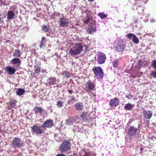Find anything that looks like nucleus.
Masks as SVG:
<instances>
[{
  "instance_id": "nucleus-1",
  "label": "nucleus",
  "mask_w": 156,
  "mask_h": 156,
  "mask_svg": "<svg viewBox=\"0 0 156 156\" xmlns=\"http://www.w3.org/2000/svg\"><path fill=\"white\" fill-rule=\"evenodd\" d=\"M83 46L80 44L74 45L70 49V54L71 55H77L80 54L83 51Z\"/></svg>"
},
{
  "instance_id": "nucleus-2",
  "label": "nucleus",
  "mask_w": 156,
  "mask_h": 156,
  "mask_svg": "<svg viewBox=\"0 0 156 156\" xmlns=\"http://www.w3.org/2000/svg\"><path fill=\"white\" fill-rule=\"evenodd\" d=\"M93 70L95 75V77L99 80L102 79L104 76V73L101 68L99 67L93 68Z\"/></svg>"
},
{
  "instance_id": "nucleus-3",
  "label": "nucleus",
  "mask_w": 156,
  "mask_h": 156,
  "mask_svg": "<svg viewBox=\"0 0 156 156\" xmlns=\"http://www.w3.org/2000/svg\"><path fill=\"white\" fill-rule=\"evenodd\" d=\"M12 146L14 149L21 148L22 146L21 140L19 138H15L12 142Z\"/></svg>"
},
{
  "instance_id": "nucleus-4",
  "label": "nucleus",
  "mask_w": 156,
  "mask_h": 156,
  "mask_svg": "<svg viewBox=\"0 0 156 156\" xmlns=\"http://www.w3.org/2000/svg\"><path fill=\"white\" fill-rule=\"evenodd\" d=\"M70 147V143L66 141L64 142L60 147V150L61 152L67 151L69 150Z\"/></svg>"
},
{
  "instance_id": "nucleus-5",
  "label": "nucleus",
  "mask_w": 156,
  "mask_h": 156,
  "mask_svg": "<svg viewBox=\"0 0 156 156\" xmlns=\"http://www.w3.org/2000/svg\"><path fill=\"white\" fill-rule=\"evenodd\" d=\"M69 23L68 18L63 17L59 21V26L62 27H66L68 26Z\"/></svg>"
},
{
  "instance_id": "nucleus-6",
  "label": "nucleus",
  "mask_w": 156,
  "mask_h": 156,
  "mask_svg": "<svg viewBox=\"0 0 156 156\" xmlns=\"http://www.w3.org/2000/svg\"><path fill=\"white\" fill-rule=\"evenodd\" d=\"M106 59L105 55L103 53H100L98 56V61L100 64L103 63Z\"/></svg>"
},
{
  "instance_id": "nucleus-7",
  "label": "nucleus",
  "mask_w": 156,
  "mask_h": 156,
  "mask_svg": "<svg viewBox=\"0 0 156 156\" xmlns=\"http://www.w3.org/2000/svg\"><path fill=\"white\" fill-rule=\"evenodd\" d=\"M127 37L129 39H132L133 42L135 44H138L139 43V40L136 36L132 33H129L127 35Z\"/></svg>"
},
{
  "instance_id": "nucleus-8",
  "label": "nucleus",
  "mask_w": 156,
  "mask_h": 156,
  "mask_svg": "<svg viewBox=\"0 0 156 156\" xmlns=\"http://www.w3.org/2000/svg\"><path fill=\"white\" fill-rule=\"evenodd\" d=\"M56 81V79L54 77L49 78L47 80L45 84L48 86H50L52 85H55Z\"/></svg>"
},
{
  "instance_id": "nucleus-9",
  "label": "nucleus",
  "mask_w": 156,
  "mask_h": 156,
  "mask_svg": "<svg viewBox=\"0 0 156 156\" xmlns=\"http://www.w3.org/2000/svg\"><path fill=\"white\" fill-rule=\"evenodd\" d=\"M119 103V99L116 98L111 100L109 102V105L111 107H115L118 105Z\"/></svg>"
},
{
  "instance_id": "nucleus-10",
  "label": "nucleus",
  "mask_w": 156,
  "mask_h": 156,
  "mask_svg": "<svg viewBox=\"0 0 156 156\" xmlns=\"http://www.w3.org/2000/svg\"><path fill=\"white\" fill-rule=\"evenodd\" d=\"M143 115L145 119H149L151 117L152 113L151 111H144L143 112Z\"/></svg>"
},
{
  "instance_id": "nucleus-11",
  "label": "nucleus",
  "mask_w": 156,
  "mask_h": 156,
  "mask_svg": "<svg viewBox=\"0 0 156 156\" xmlns=\"http://www.w3.org/2000/svg\"><path fill=\"white\" fill-rule=\"evenodd\" d=\"M7 73L9 75L13 74L15 72L16 70L14 68L8 66L5 68Z\"/></svg>"
},
{
  "instance_id": "nucleus-12",
  "label": "nucleus",
  "mask_w": 156,
  "mask_h": 156,
  "mask_svg": "<svg viewBox=\"0 0 156 156\" xmlns=\"http://www.w3.org/2000/svg\"><path fill=\"white\" fill-rule=\"evenodd\" d=\"M74 106L76 110L79 111H82L84 108L83 104L81 102H78L76 103L75 104Z\"/></svg>"
},
{
  "instance_id": "nucleus-13",
  "label": "nucleus",
  "mask_w": 156,
  "mask_h": 156,
  "mask_svg": "<svg viewBox=\"0 0 156 156\" xmlns=\"http://www.w3.org/2000/svg\"><path fill=\"white\" fill-rule=\"evenodd\" d=\"M53 126V120L49 119L47 120L42 125V127H52Z\"/></svg>"
},
{
  "instance_id": "nucleus-14",
  "label": "nucleus",
  "mask_w": 156,
  "mask_h": 156,
  "mask_svg": "<svg viewBox=\"0 0 156 156\" xmlns=\"http://www.w3.org/2000/svg\"><path fill=\"white\" fill-rule=\"evenodd\" d=\"M15 13L12 10H9L7 12V18L9 20H12L14 18Z\"/></svg>"
},
{
  "instance_id": "nucleus-15",
  "label": "nucleus",
  "mask_w": 156,
  "mask_h": 156,
  "mask_svg": "<svg viewBox=\"0 0 156 156\" xmlns=\"http://www.w3.org/2000/svg\"><path fill=\"white\" fill-rule=\"evenodd\" d=\"M126 48V45L124 44H118L117 46L116 51H123Z\"/></svg>"
},
{
  "instance_id": "nucleus-16",
  "label": "nucleus",
  "mask_w": 156,
  "mask_h": 156,
  "mask_svg": "<svg viewBox=\"0 0 156 156\" xmlns=\"http://www.w3.org/2000/svg\"><path fill=\"white\" fill-rule=\"evenodd\" d=\"M34 109L35 111V114L36 115H37L38 113L41 114L44 111V110L42 109L41 107H40L36 106L34 108Z\"/></svg>"
},
{
  "instance_id": "nucleus-17",
  "label": "nucleus",
  "mask_w": 156,
  "mask_h": 156,
  "mask_svg": "<svg viewBox=\"0 0 156 156\" xmlns=\"http://www.w3.org/2000/svg\"><path fill=\"white\" fill-rule=\"evenodd\" d=\"M32 130L35 133L41 134L43 132L42 129L40 127H32Z\"/></svg>"
},
{
  "instance_id": "nucleus-18",
  "label": "nucleus",
  "mask_w": 156,
  "mask_h": 156,
  "mask_svg": "<svg viewBox=\"0 0 156 156\" xmlns=\"http://www.w3.org/2000/svg\"><path fill=\"white\" fill-rule=\"evenodd\" d=\"M136 129L134 127H130L128 129V134L130 135H133L135 134Z\"/></svg>"
},
{
  "instance_id": "nucleus-19",
  "label": "nucleus",
  "mask_w": 156,
  "mask_h": 156,
  "mask_svg": "<svg viewBox=\"0 0 156 156\" xmlns=\"http://www.w3.org/2000/svg\"><path fill=\"white\" fill-rule=\"evenodd\" d=\"M89 117L88 114L87 113H83L81 115V117L84 122L86 121Z\"/></svg>"
},
{
  "instance_id": "nucleus-20",
  "label": "nucleus",
  "mask_w": 156,
  "mask_h": 156,
  "mask_svg": "<svg viewBox=\"0 0 156 156\" xmlns=\"http://www.w3.org/2000/svg\"><path fill=\"white\" fill-rule=\"evenodd\" d=\"M11 62L12 64L15 65L20 63L21 61L18 58H13L11 60Z\"/></svg>"
},
{
  "instance_id": "nucleus-21",
  "label": "nucleus",
  "mask_w": 156,
  "mask_h": 156,
  "mask_svg": "<svg viewBox=\"0 0 156 156\" xmlns=\"http://www.w3.org/2000/svg\"><path fill=\"white\" fill-rule=\"evenodd\" d=\"M96 30L95 27H91L88 28L87 30V32L90 34H92Z\"/></svg>"
},
{
  "instance_id": "nucleus-22",
  "label": "nucleus",
  "mask_w": 156,
  "mask_h": 156,
  "mask_svg": "<svg viewBox=\"0 0 156 156\" xmlns=\"http://www.w3.org/2000/svg\"><path fill=\"white\" fill-rule=\"evenodd\" d=\"M134 106V105L133 104L128 103L125 105V108L127 110H130Z\"/></svg>"
},
{
  "instance_id": "nucleus-23",
  "label": "nucleus",
  "mask_w": 156,
  "mask_h": 156,
  "mask_svg": "<svg viewBox=\"0 0 156 156\" xmlns=\"http://www.w3.org/2000/svg\"><path fill=\"white\" fill-rule=\"evenodd\" d=\"M21 51L18 49L16 50L13 54V56L15 57H20L21 55Z\"/></svg>"
},
{
  "instance_id": "nucleus-24",
  "label": "nucleus",
  "mask_w": 156,
  "mask_h": 156,
  "mask_svg": "<svg viewBox=\"0 0 156 156\" xmlns=\"http://www.w3.org/2000/svg\"><path fill=\"white\" fill-rule=\"evenodd\" d=\"M25 92V90L22 89H19L16 92V94L19 96H21Z\"/></svg>"
},
{
  "instance_id": "nucleus-25",
  "label": "nucleus",
  "mask_w": 156,
  "mask_h": 156,
  "mask_svg": "<svg viewBox=\"0 0 156 156\" xmlns=\"http://www.w3.org/2000/svg\"><path fill=\"white\" fill-rule=\"evenodd\" d=\"M87 83L88 87L90 89L92 90L94 89V85L90 81H89L87 82Z\"/></svg>"
},
{
  "instance_id": "nucleus-26",
  "label": "nucleus",
  "mask_w": 156,
  "mask_h": 156,
  "mask_svg": "<svg viewBox=\"0 0 156 156\" xmlns=\"http://www.w3.org/2000/svg\"><path fill=\"white\" fill-rule=\"evenodd\" d=\"M62 75L64 77L68 78L70 76L71 74L70 73H69L68 72H64L63 73Z\"/></svg>"
},
{
  "instance_id": "nucleus-27",
  "label": "nucleus",
  "mask_w": 156,
  "mask_h": 156,
  "mask_svg": "<svg viewBox=\"0 0 156 156\" xmlns=\"http://www.w3.org/2000/svg\"><path fill=\"white\" fill-rule=\"evenodd\" d=\"M66 124L70 125L74 122V120L72 118H69L68 120H66Z\"/></svg>"
},
{
  "instance_id": "nucleus-28",
  "label": "nucleus",
  "mask_w": 156,
  "mask_h": 156,
  "mask_svg": "<svg viewBox=\"0 0 156 156\" xmlns=\"http://www.w3.org/2000/svg\"><path fill=\"white\" fill-rule=\"evenodd\" d=\"M42 29L43 31L44 32H47L49 30V27L48 26L44 25L42 27Z\"/></svg>"
},
{
  "instance_id": "nucleus-29",
  "label": "nucleus",
  "mask_w": 156,
  "mask_h": 156,
  "mask_svg": "<svg viewBox=\"0 0 156 156\" xmlns=\"http://www.w3.org/2000/svg\"><path fill=\"white\" fill-rule=\"evenodd\" d=\"M113 66L115 68L118 67V60L117 59L115 60L113 62Z\"/></svg>"
},
{
  "instance_id": "nucleus-30",
  "label": "nucleus",
  "mask_w": 156,
  "mask_h": 156,
  "mask_svg": "<svg viewBox=\"0 0 156 156\" xmlns=\"http://www.w3.org/2000/svg\"><path fill=\"white\" fill-rule=\"evenodd\" d=\"M98 16L101 19H103L106 18L107 17V15H105L104 13L100 12L98 14Z\"/></svg>"
},
{
  "instance_id": "nucleus-31",
  "label": "nucleus",
  "mask_w": 156,
  "mask_h": 156,
  "mask_svg": "<svg viewBox=\"0 0 156 156\" xmlns=\"http://www.w3.org/2000/svg\"><path fill=\"white\" fill-rule=\"evenodd\" d=\"M57 105L59 107H61L63 106V103L61 101H58L57 102Z\"/></svg>"
},
{
  "instance_id": "nucleus-32",
  "label": "nucleus",
  "mask_w": 156,
  "mask_h": 156,
  "mask_svg": "<svg viewBox=\"0 0 156 156\" xmlns=\"http://www.w3.org/2000/svg\"><path fill=\"white\" fill-rule=\"evenodd\" d=\"M34 70L37 73H38L40 71V69L38 66H35Z\"/></svg>"
},
{
  "instance_id": "nucleus-33",
  "label": "nucleus",
  "mask_w": 156,
  "mask_h": 156,
  "mask_svg": "<svg viewBox=\"0 0 156 156\" xmlns=\"http://www.w3.org/2000/svg\"><path fill=\"white\" fill-rule=\"evenodd\" d=\"M69 97L71 98L69 101V103L70 104V103L71 101H74L76 100L74 96H69Z\"/></svg>"
},
{
  "instance_id": "nucleus-34",
  "label": "nucleus",
  "mask_w": 156,
  "mask_h": 156,
  "mask_svg": "<svg viewBox=\"0 0 156 156\" xmlns=\"http://www.w3.org/2000/svg\"><path fill=\"white\" fill-rule=\"evenodd\" d=\"M90 20V18H89L88 17H87V18L85 20H84V22L85 23H88Z\"/></svg>"
},
{
  "instance_id": "nucleus-35",
  "label": "nucleus",
  "mask_w": 156,
  "mask_h": 156,
  "mask_svg": "<svg viewBox=\"0 0 156 156\" xmlns=\"http://www.w3.org/2000/svg\"><path fill=\"white\" fill-rule=\"evenodd\" d=\"M89 95L91 97L92 96L94 97L96 96V94H95L91 92L90 93V94H89Z\"/></svg>"
},
{
  "instance_id": "nucleus-36",
  "label": "nucleus",
  "mask_w": 156,
  "mask_h": 156,
  "mask_svg": "<svg viewBox=\"0 0 156 156\" xmlns=\"http://www.w3.org/2000/svg\"><path fill=\"white\" fill-rule=\"evenodd\" d=\"M45 39V37H42L41 40V42L42 43H44Z\"/></svg>"
},
{
  "instance_id": "nucleus-37",
  "label": "nucleus",
  "mask_w": 156,
  "mask_h": 156,
  "mask_svg": "<svg viewBox=\"0 0 156 156\" xmlns=\"http://www.w3.org/2000/svg\"><path fill=\"white\" fill-rule=\"evenodd\" d=\"M15 104L16 102L15 101L11 102V106H14L16 105Z\"/></svg>"
},
{
  "instance_id": "nucleus-38",
  "label": "nucleus",
  "mask_w": 156,
  "mask_h": 156,
  "mask_svg": "<svg viewBox=\"0 0 156 156\" xmlns=\"http://www.w3.org/2000/svg\"><path fill=\"white\" fill-rule=\"evenodd\" d=\"M2 15L0 13V23H3V21L2 20V18L1 17Z\"/></svg>"
},
{
  "instance_id": "nucleus-39",
  "label": "nucleus",
  "mask_w": 156,
  "mask_h": 156,
  "mask_svg": "<svg viewBox=\"0 0 156 156\" xmlns=\"http://www.w3.org/2000/svg\"><path fill=\"white\" fill-rule=\"evenodd\" d=\"M41 44L40 45V47L41 48H42L43 46H44V43H42L41 42Z\"/></svg>"
},
{
  "instance_id": "nucleus-40",
  "label": "nucleus",
  "mask_w": 156,
  "mask_h": 156,
  "mask_svg": "<svg viewBox=\"0 0 156 156\" xmlns=\"http://www.w3.org/2000/svg\"><path fill=\"white\" fill-rule=\"evenodd\" d=\"M126 97L129 99L131 98L132 97V96L131 95H129L128 96H126Z\"/></svg>"
},
{
  "instance_id": "nucleus-41",
  "label": "nucleus",
  "mask_w": 156,
  "mask_h": 156,
  "mask_svg": "<svg viewBox=\"0 0 156 156\" xmlns=\"http://www.w3.org/2000/svg\"><path fill=\"white\" fill-rule=\"evenodd\" d=\"M73 91L71 90H68V92L69 93H70V94H71L73 92Z\"/></svg>"
},
{
  "instance_id": "nucleus-42",
  "label": "nucleus",
  "mask_w": 156,
  "mask_h": 156,
  "mask_svg": "<svg viewBox=\"0 0 156 156\" xmlns=\"http://www.w3.org/2000/svg\"><path fill=\"white\" fill-rule=\"evenodd\" d=\"M46 72V69H43V70H42V72L43 73H44L45 72Z\"/></svg>"
},
{
  "instance_id": "nucleus-43",
  "label": "nucleus",
  "mask_w": 156,
  "mask_h": 156,
  "mask_svg": "<svg viewBox=\"0 0 156 156\" xmlns=\"http://www.w3.org/2000/svg\"><path fill=\"white\" fill-rule=\"evenodd\" d=\"M150 21L151 22H154V20L152 19L150 20Z\"/></svg>"
},
{
  "instance_id": "nucleus-44",
  "label": "nucleus",
  "mask_w": 156,
  "mask_h": 156,
  "mask_svg": "<svg viewBox=\"0 0 156 156\" xmlns=\"http://www.w3.org/2000/svg\"><path fill=\"white\" fill-rule=\"evenodd\" d=\"M90 2H93L94 1V0H88Z\"/></svg>"
},
{
  "instance_id": "nucleus-45",
  "label": "nucleus",
  "mask_w": 156,
  "mask_h": 156,
  "mask_svg": "<svg viewBox=\"0 0 156 156\" xmlns=\"http://www.w3.org/2000/svg\"><path fill=\"white\" fill-rule=\"evenodd\" d=\"M0 2H1V3H2V2H3V1H2V0H0Z\"/></svg>"
},
{
  "instance_id": "nucleus-46",
  "label": "nucleus",
  "mask_w": 156,
  "mask_h": 156,
  "mask_svg": "<svg viewBox=\"0 0 156 156\" xmlns=\"http://www.w3.org/2000/svg\"><path fill=\"white\" fill-rule=\"evenodd\" d=\"M33 127H37L36 126H35V125H34Z\"/></svg>"
}]
</instances>
